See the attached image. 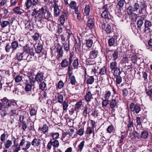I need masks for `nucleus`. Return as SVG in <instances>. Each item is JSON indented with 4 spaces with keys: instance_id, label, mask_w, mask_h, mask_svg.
I'll list each match as a JSON object with an SVG mask.
<instances>
[{
    "instance_id": "22",
    "label": "nucleus",
    "mask_w": 152,
    "mask_h": 152,
    "mask_svg": "<svg viewBox=\"0 0 152 152\" xmlns=\"http://www.w3.org/2000/svg\"><path fill=\"white\" fill-rule=\"evenodd\" d=\"M86 46L89 48L91 47L93 44V40L92 39H88L86 40Z\"/></svg>"
},
{
    "instance_id": "11",
    "label": "nucleus",
    "mask_w": 152,
    "mask_h": 152,
    "mask_svg": "<svg viewBox=\"0 0 152 152\" xmlns=\"http://www.w3.org/2000/svg\"><path fill=\"white\" fill-rule=\"evenodd\" d=\"M90 17L88 21L87 26L90 28H91L94 27V18L93 16L90 17Z\"/></svg>"
},
{
    "instance_id": "44",
    "label": "nucleus",
    "mask_w": 152,
    "mask_h": 152,
    "mask_svg": "<svg viewBox=\"0 0 152 152\" xmlns=\"http://www.w3.org/2000/svg\"><path fill=\"white\" fill-rule=\"evenodd\" d=\"M18 113V111L17 108H14L12 109L10 111V114L11 116H13L17 115Z\"/></svg>"
},
{
    "instance_id": "1",
    "label": "nucleus",
    "mask_w": 152,
    "mask_h": 152,
    "mask_svg": "<svg viewBox=\"0 0 152 152\" xmlns=\"http://www.w3.org/2000/svg\"><path fill=\"white\" fill-rule=\"evenodd\" d=\"M39 18H40V21H41L42 18H44L48 20L50 18H51L52 15L50 11L45 7H42L41 8V10H40V12L39 14Z\"/></svg>"
},
{
    "instance_id": "23",
    "label": "nucleus",
    "mask_w": 152,
    "mask_h": 152,
    "mask_svg": "<svg viewBox=\"0 0 152 152\" xmlns=\"http://www.w3.org/2000/svg\"><path fill=\"white\" fill-rule=\"evenodd\" d=\"M94 79L93 76H88L87 83L88 84H91L94 82Z\"/></svg>"
},
{
    "instance_id": "33",
    "label": "nucleus",
    "mask_w": 152,
    "mask_h": 152,
    "mask_svg": "<svg viewBox=\"0 0 152 152\" xmlns=\"http://www.w3.org/2000/svg\"><path fill=\"white\" fill-rule=\"evenodd\" d=\"M12 48L9 43H7L5 47V50L7 53H9L10 52Z\"/></svg>"
},
{
    "instance_id": "16",
    "label": "nucleus",
    "mask_w": 152,
    "mask_h": 152,
    "mask_svg": "<svg viewBox=\"0 0 152 152\" xmlns=\"http://www.w3.org/2000/svg\"><path fill=\"white\" fill-rule=\"evenodd\" d=\"M33 85L31 84H27V85H25V89L26 91L28 93V94L30 95L31 94V90L32 88V86Z\"/></svg>"
},
{
    "instance_id": "14",
    "label": "nucleus",
    "mask_w": 152,
    "mask_h": 152,
    "mask_svg": "<svg viewBox=\"0 0 152 152\" xmlns=\"http://www.w3.org/2000/svg\"><path fill=\"white\" fill-rule=\"evenodd\" d=\"M151 29L149 28H144L143 29V31H141V34H143L144 35H147L150 36L151 35Z\"/></svg>"
},
{
    "instance_id": "62",
    "label": "nucleus",
    "mask_w": 152,
    "mask_h": 152,
    "mask_svg": "<svg viewBox=\"0 0 152 152\" xmlns=\"http://www.w3.org/2000/svg\"><path fill=\"white\" fill-rule=\"evenodd\" d=\"M103 99L102 102V105L103 107L106 106L109 103V101L107 99Z\"/></svg>"
},
{
    "instance_id": "21",
    "label": "nucleus",
    "mask_w": 152,
    "mask_h": 152,
    "mask_svg": "<svg viewBox=\"0 0 152 152\" xmlns=\"http://www.w3.org/2000/svg\"><path fill=\"white\" fill-rule=\"evenodd\" d=\"M42 49V45L39 43H38L37 47L35 48V50L37 53H41Z\"/></svg>"
},
{
    "instance_id": "63",
    "label": "nucleus",
    "mask_w": 152,
    "mask_h": 152,
    "mask_svg": "<svg viewBox=\"0 0 152 152\" xmlns=\"http://www.w3.org/2000/svg\"><path fill=\"white\" fill-rule=\"evenodd\" d=\"M111 93L110 91H107L104 95V98L105 99L108 100L111 96Z\"/></svg>"
},
{
    "instance_id": "27",
    "label": "nucleus",
    "mask_w": 152,
    "mask_h": 152,
    "mask_svg": "<svg viewBox=\"0 0 152 152\" xmlns=\"http://www.w3.org/2000/svg\"><path fill=\"white\" fill-rule=\"evenodd\" d=\"M48 127L46 124H43L41 128L40 127L39 128V130H40L41 131L43 132L44 133L47 132L48 131Z\"/></svg>"
},
{
    "instance_id": "20",
    "label": "nucleus",
    "mask_w": 152,
    "mask_h": 152,
    "mask_svg": "<svg viewBox=\"0 0 152 152\" xmlns=\"http://www.w3.org/2000/svg\"><path fill=\"white\" fill-rule=\"evenodd\" d=\"M141 138L143 139H146L149 136L148 132L146 130H144L141 132Z\"/></svg>"
},
{
    "instance_id": "55",
    "label": "nucleus",
    "mask_w": 152,
    "mask_h": 152,
    "mask_svg": "<svg viewBox=\"0 0 152 152\" xmlns=\"http://www.w3.org/2000/svg\"><path fill=\"white\" fill-rule=\"evenodd\" d=\"M29 81H30L29 83H30V84H31V85H34L35 82L36 81V77L35 78V79H34V76H32L29 77Z\"/></svg>"
},
{
    "instance_id": "42",
    "label": "nucleus",
    "mask_w": 152,
    "mask_h": 152,
    "mask_svg": "<svg viewBox=\"0 0 152 152\" xmlns=\"http://www.w3.org/2000/svg\"><path fill=\"white\" fill-rule=\"evenodd\" d=\"M133 7H134V11H137L139 9L140 5L139 3L137 2V1L134 2L133 5Z\"/></svg>"
},
{
    "instance_id": "52",
    "label": "nucleus",
    "mask_w": 152,
    "mask_h": 152,
    "mask_svg": "<svg viewBox=\"0 0 152 152\" xmlns=\"http://www.w3.org/2000/svg\"><path fill=\"white\" fill-rule=\"evenodd\" d=\"M50 134H51L53 140H56L58 138L59 135V134L58 132L51 133Z\"/></svg>"
},
{
    "instance_id": "40",
    "label": "nucleus",
    "mask_w": 152,
    "mask_h": 152,
    "mask_svg": "<svg viewBox=\"0 0 152 152\" xmlns=\"http://www.w3.org/2000/svg\"><path fill=\"white\" fill-rule=\"evenodd\" d=\"M32 4V1L31 0H27L25 3V5L27 9H29Z\"/></svg>"
},
{
    "instance_id": "28",
    "label": "nucleus",
    "mask_w": 152,
    "mask_h": 152,
    "mask_svg": "<svg viewBox=\"0 0 152 152\" xmlns=\"http://www.w3.org/2000/svg\"><path fill=\"white\" fill-rule=\"evenodd\" d=\"M4 143L5 148H8L11 146L12 143L11 141L7 140L5 142H4Z\"/></svg>"
},
{
    "instance_id": "38",
    "label": "nucleus",
    "mask_w": 152,
    "mask_h": 152,
    "mask_svg": "<svg viewBox=\"0 0 152 152\" xmlns=\"http://www.w3.org/2000/svg\"><path fill=\"white\" fill-rule=\"evenodd\" d=\"M62 103L63 108L64 112H66L67 107L69 106L68 102L66 101H64Z\"/></svg>"
},
{
    "instance_id": "3",
    "label": "nucleus",
    "mask_w": 152,
    "mask_h": 152,
    "mask_svg": "<svg viewBox=\"0 0 152 152\" xmlns=\"http://www.w3.org/2000/svg\"><path fill=\"white\" fill-rule=\"evenodd\" d=\"M26 142V139L23 137H22V139L21 140L19 145L18 144L15 143L16 140H15L14 145L12 147V148L13 150V152H18L20 150V147H22Z\"/></svg>"
},
{
    "instance_id": "4",
    "label": "nucleus",
    "mask_w": 152,
    "mask_h": 152,
    "mask_svg": "<svg viewBox=\"0 0 152 152\" xmlns=\"http://www.w3.org/2000/svg\"><path fill=\"white\" fill-rule=\"evenodd\" d=\"M119 97L117 96L115 98L113 97L110 101V105L112 110H114L115 108L118 107V104L119 102Z\"/></svg>"
},
{
    "instance_id": "6",
    "label": "nucleus",
    "mask_w": 152,
    "mask_h": 152,
    "mask_svg": "<svg viewBox=\"0 0 152 152\" xmlns=\"http://www.w3.org/2000/svg\"><path fill=\"white\" fill-rule=\"evenodd\" d=\"M130 108L131 111L134 112L135 111V113L137 114L139 113L141 110V107L139 104H135L133 102L131 103Z\"/></svg>"
},
{
    "instance_id": "17",
    "label": "nucleus",
    "mask_w": 152,
    "mask_h": 152,
    "mask_svg": "<svg viewBox=\"0 0 152 152\" xmlns=\"http://www.w3.org/2000/svg\"><path fill=\"white\" fill-rule=\"evenodd\" d=\"M54 8V15L55 17L58 16L60 14V11L58 6H52Z\"/></svg>"
},
{
    "instance_id": "18",
    "label": "nucleus",
    "mask_w": 152,
    "mask_h": 152,
    "mask_svg": "<svg viewBox=\"0 0 152 152\" xmlns=\"http://www.w3.org/2000/svg\"><path fill=\"white\" fill-rule=\"evenodd\" d=\"M69 64L68 60L64 59L62 61L61 64V67L63 68L66 67L68 66Z\"/></svg>"
},
{
    "instance_id": "30",
    "label": "nucleus",
    "mask_w": 152,
    "mask_h": 152,
    "mask_svg": "<svg viewBox=\"0 0 152 152\" xmlns=\"http://www.w3.org/2000/svg\"><path fill=\"white\" fill-rule=\"evenodd\" d=\"M117 63L116 61H113L110 63V67L112 70L117 68Z\"/></svg>"
},
{
    "instance_id": "29",
    "label": "nucleus",
    "mask_w": 152,
    "mask_h": 152,
    "mask_svg": "<svg viewBox=\"0 0 152 152\" xmlns=\"http://www.w3.org/2000/svg\"><path fill=\"white\" fill-rule=\"evenodd\" d=\"M68 18V16H65L64 15H61L60 18V21L61 23L63 25L64 24L65 20Z\"/></svg>"
},
{
    "instance_id": "47",
    "label": "nucleus",
    "mask_w": 152,
    "mask_h": 152,
    "mask_svg": "<svg viewBox=\"0 0 152 152\" xmlns=\"http://www.w3.org/2000/svg\"><path fill=\"white\" fill-rule=\"evenodd\" d=\"M126 11L127 13L129 15L134 13L133 12H134V9H132V7L131 6H129L127 8Z\"/></svg>"
},
{
    "instance_id": "19",
    "label": "nucleus",
    "mask_w": 152,
    "mask_h": 152,
    "mask_svg": "<svg viewBox=\"0 0 152 152\" xmlns=\"http://www.w3.org/2000/svg\"><path fill=\"white\" fill-rule=\"evenodd\" d=\"M24 53H18L16 54V57L18 61H20L22 60H24L25 57L23 56Z\"/></svg>"
},
{
    "instance_id": "35",
    "label": "nucleus",
    "mask_w": 152,
    "mask_h": 152,
    "mask_svg": "<svg viewBox=\"0 0 152 152\" xmlns=\"http://www.w3.org/2000/svg\"><path fill=\"white\" fill-rule=\"evenodd\" d=\"M85 142L84 140L82 141L78 146L77 151L80 152H81L84 145Z\"/></svg>"
},
{
    "instance_id": "56",
    "label": "nucleus",
    "mask_w": 152,
    "mask_h": 152,
    "mask_svg": "<svg viewBox=\"0 0 152 152\" xmlns=\"http://www.w3.org/2000/svg\"><path fill=\"white\" fill-rule=\"evenodd\" d=\"M6 134L5 132L1 135L0 137V139L1 140L2 142L1 143L2 144L3 142H4V141L6 140Z\"/></svg>"
},
{
    "instance_id": "34",
    "label": "nucleus",
    "mask_w": 152,
    "mask_h": 152,
    "mask_svg": "<svg viewBox=\"0 0 152 152\" xmlns=\"http://www.w3.org/2000/svg\"><path fill=\"white\" fill-rule=\"evenodd\" d=\"M26 145L22 148V149L23 150H27L31 146V142L30 141H26Z\"/></svg>"
},
{
    "instance_id": "8",
    "label": "nucleus",
    "mask_w": 152,
    "mask_h": 152,
    "mask_svg": "<svg viewBox=\"0 0 152 152\" xmlns=\"http://www.w3.org/2000/svg\"><path fill=\"white\" fill-rule=\"evenodd\" d=\"M35 77L36 81L38 83H39L43 80L44 77L43 74L42 72H38L36 75Z\"/></svg>"
},
{
    "instance_id": "60",
    "label": "nucleus",
    "mask_w": 152,
    "mask_h": 152,
    "mask_svg": "<svg viewBox=\"0 0 152 152\" xmlns=\"http://www.w3.org/2000/svg\"><path fill=\"white\" fill-rule=\"evenodd\" d=\"M79 65L78 60V59H75L73 62V67L75 68H77Z\"/></svg>"
},
{
    "instance_id": "43",
    "label": "nucleus",
    "mask_w": 152,
    "mask_h": 152,
    "mask_svg": "<svg viewBox=\"0 0 152 152\" xmlns=\"http://www.w3.org/2000/svg\"><path fill=\"white\" fill-rule=\"evenodd\" d=\"M129 123L127 125V127L128 128V130H129V131H131L132 130V128L133 127V122L131 121L130 118V117L129 116Z\"/></svg>"
},
{
    "instance_id": "13",
    "label": "nucleus",
    "mask_w": 152,
    "mask_h": 152,
    "mask_svg": "<svg viewBox=\"0 0 152 152\" xmlns=\"http://www.w3.org/2000/svg\"><path fill=\"white\" fill-rule=\"evenodd\" d=\"M11 46L12 48V52L17 50L19 46V44L18 42L16 40H15L11 43Z\"/></svg>"
},
{
    "instance_id": "15",
    "label": "nucleus",
    "mask_w": 152,
    "mask_h": 152,
    "mask_svg": "<svg viewBox=\"0 0 152 152\" xmlns=\"http://www.w3.org/2000/svg\"><path fill=\"white\" fill-rule=\"evenodd\" d=\"M62 44L64 49L66 52H68L70 50L69 40L68 42L66 41L64 42H63Z\"/></svg>"
},
{
    "instance_id": "54",
    "label": "nucleus",
    "mask_w": 152,
    "mask_h": 152,
    "mask_svg": "<svg viewBox=\"0 0 152 152\" xmlns=\"http://www.w3.org/2000/svg\"><path fill=\"white\" fill-rule=\"evenodd\" d=\"M121 7H118L115 10L116 13L117 14L119 17H121L122 15V12H121Z\"/></svg>"
},
{
    "instance_id": "53",
    "label": "nucleus",
    "mask_w": 152,
    "mask_h": 152,
    "mask_svg": "<svg viewBox=\"0 0 152 152\" xmlns=\"http://www.w3.org/2000/svg\"><path fill=\"white\" fill-rule=\"evenodd\" d=\"M114 128L113 126L112 125H110L108 127L107 129V132L109 133H111L113 131Z\"/></svg>"
},
{
    "instance_id": "46",
    "label": "nucleus",
    "mask_w": 152,
    "mask_h": 152,
    "mask_svg": "<svg viewBox=\"0 0 152 152\" xmlns=\"http://www.w3.org/2000/svg\"><path fill=\"white\" fill-rule=\"evenodd\" d=\"M152 25V23L151 22L148 20H146L144 23V28H149Z\"/></svg>"
},
{
    "instance_id": "24",
    "label": "nucleus",
    "mask_w": 152,
    "mask_h": 152,
    "mask_svg": "<svg viewBox=\"0 0 152 152\" xmlns=\"http://www.w3.org/2000/svg\"><path fill=\"white\" fill-rule=\"evenodd\" d=\"M10 25V22L8 21L4 20L1 23V27L2 28H4Z\"/></svg>"
},
{
    "instance_id": "51",
    "label": "nucleus",
    "mask_w": 152,
    "mask_h": 152,
    "mask_svg": "<svg viewBox=\"0 0 152 152\" xmlns=\"http://www.w3.org/2000/svg\"><path fill=\"white\" fill-rule=\"evenodd\" d=\"M90 11V7L88 5H87L86 6L84 9V12L87 15H88L89 14Z\"/></svg>"
},
{
    "instance_id": "2",
    "label": "nucleus",
    "mask_w": 152,
    "mask_h": 152,
    "mask_svg": "<svg viewBox=\"0 0 152 152\" xmlns=\"http://www.w3.org/2000/svg\"><path fill=\"white\" fill-rule=\"evenodd\" d=\"M41 10V8L38 9L37 7L35 8L32 9V11L30 10L28 11L27 12V15L28 17L31 16L34 17L36 21H40V18H39V14L40 12V10Z\"/></svg>"
},
{
    "instance_id": "25",
    "label": "nucleus",
    "mask_w": 152,
    "mask_h": 152,
    "mask_svg": "<svg viewBox=\"0 0 152 152\" xmlns=\"http://www.w3.org/2000/svg\"><path fill=\"white\" fill-rule=\"evenodd\" d=\"M13 10L14 12L16 14H20L23 13L22 11L20 10V7L19 6L15 7L13 9Z\"/></svg>"
},
{
    "instance_id": "58",
    "label": "nucleus",
    "mask_w": 152,
    "mask_h": 152,
    "mask_svg": "<svg viewBox=\"0 0 152 152\" xmlns=\"http://www.w3.org/2000/svg\"><path fill=\"white\" fill-rule=\"evenodd\" d=\"M58 102L60 103H62L64 102L63 96L62 94H60L58 96Z\"/></svg>"
},
{
    "instance_id": "9",
    "label": "nucleus",
    "mask_w": 152,
    "mask_h": 152,
    "mask_svg": "<svg viewBox=\"0 0 152 152\" xmlns=\"http://www.w3.org/2000/svg\"><path fill=\"white\" fill-rule=\"evenodd\" d=\"M41 140L38 138H34L31 142V145L34 147H38L41 144Z\"/></svg>"
},
{
    "instance_id": "50",
    "label": "nucleus",
    "mask_w": 152,
    "mask_h": 152,
    "mask_svg": "<svg viewBox=\"0 0 152 152\" xmlns=\"http://www.w3.org/2000/svg\"><path fill=\"white\" fill-rule=\"evenodd\" d=\"M125 2V0H120L117 3V5L119 7L122 8Z\"/></svg>"
},
{
    "instance_id": "39",
    "label": "nucleus",
    "mask_w": 152,
    "mask_h": 152,
    "mask_svg": "<svg viewBox=\"0 0 152 152\" xmlns=\"http://www.w3.org/2000/svg\"><path fill=\"white\" fill-rule=\"evenodd\" d=\"M129 15L130 16V17L131 19L133 21H136L137 18V16L136 14L134 13H133L132 14Z\"/></svg>"
},
{
    "instance_id": "10",
    "label": "nucleus",
    "mask_w": 152,
    "mask_h": 152,
    "mask_svg": "<svg viewBox=\"0 0 152 152\" xmlns=\"http://www.w3.org/2000/svg\"><path fill=\"white\" fill-rule=\"evenodd\" d=\"M143 20L140 19L138 20L137 22V33H138L139 34H141V27L143 24Z\"/></svg>"
},
{
    "instance_id": "48",
    "label": "nucleus",
    "mask_w": 152,
    "mask_h": 152,
    "mask_svg": "<svg viewBox=\"0 0 152 152\" xmlns=\"http://www.w3.org/2000/svg\"><path fill=\"white\" fill-rule=\"evenodd\" d=\"M15 81L16 83L20 82L22 80V76L20 75H17L14 78Z\"/></svg>"
},
{
    "instance_id": "26",
    "label": "nucleus",
    "mask_w": 152,
    "mask_h": 152,
    "mask_svg": "<svg viewBox=\"0 0 152 152\" xmlns=\"http://www.w3.org/2000/svg\"><path fill=\"white\" fill-rule=\"evenodd\" d=\"M31 49L28 44H26L25 46H23V53H28V52Z\"/></svg>"
},
{
    "instance_id": "31",
    "label": "nucleus",
    "mask_w": 152,
    "mask_h": 152,
    "mask_svg": "<svg viewBox=\"0 0 152 152\" xmlns=\"http://www.w3.org/2000/svg\"><path fill=\"white\" fill-rule=\"evenodd\" d=\"M108 12L103 11L101 14V16L104 18L109 19V18L108 16Z\"/></svg>"
},
{
    "instance_id": "41",
    "label": "nucleus",
    "mask_w": 152,
    "mask_h": 152,
    "mask_svg": "<svg viewBox=\"0 0 152 152\" xmlns=\"http://www.w3.org/2000/svg\"><path fill=\"white\" fill-rule=\"evenodd\" d=\"M40 83L39 84V89L43 90L46 87V85L45 83L44 82H40Z\"/></svg>"
},
{
    "instance_id": "45",
    "label": "nucleus",
    "mask_w": 152,
    "mask_h": 152,
    "mask_svg": "<svg viewBox=\"0 0 152 152\" xmlns=\"http://www.w3.org/2000/svg\"><path fill=\"white\" fill-rule=\"evenodd\" d=\"M69 6L72 9H75L76 8V3L74 1H72Z\"/></svg>"
},
{
    "instance_id": "49",
    "label": "nucleus",
    "mask_w": 152,
    "mask_h": 152,
    "mask_svg": "<svg viewBox=\"0 0 152 152\" xmlns=\"http://www.w3.org/2000/svg\"><path fill=\"white\" fill-rule=\"evenodd\" d=\"M140 4V7H142L143 8H147L146 1L144 0H140L139 2Z\"/></svg>"
},
{
    "instance_id": "12",
    "label": "nucleus",
    "mask_w": 152,
    "mask_h": 152,
    "mask_svg": "<svg viewBox=\"0 0 152 152\" xmlns=\"http://www.w3.org/2000/svg\"><path fill=\"white\" fill-rule=\"evenodd\" d=\"M93 99L92 95L90 91H88L85 96V99L87 102L88 103L90 102L92 99Z\"/></svg>"
},
{
    "instance_id": "64",
    "label": "nucleus",
    "mask_w": 152,
    "mask_h": 152,
    "mask_svg": "<svg viewBox=\"0 0 152 152\" xmlns=\"http://www.w3.org/2000/svg\"><path fill=\"white\" fill-rule=\"evenodd\" d=\"M115 43V39L113 38L110 39L108 41V44L110 46H113Z\"/></svg>"
},
{
    "instance_id": "61",
    "label": "nucleus",
    "mask_w": 152,
    "mask_h": 152,
    "mask_svg": "<svg viewBox=\"0 0 152 152\" xmlns=\"http://www.w3.org/2000/svg\"><path fill=\"white\" fill-rule=\"evenodd\" d=\"M70 83L72 85H75L76 82L75 77L73 75L70 78Z\"/></svg>"
},
{
    "instance_id": "5",
    "label": "nucleus",
    "mask_w": 152,
    "mask_h": 152,
    "mask_svg": "<svg viewBox=\"0 0 152 152\" xmlns=\"http://www.w3.org/2000/svg\"><path fill=\"white\" fill-rule=\"evenodd\" d=\"M2 102V105L5 108H7L9 106L11 107L12 106L14 105L16 103L15 102H12L9 101L7 99L4 98L1 100Z\"/></svg>"
},
{
    "instance_id": "57",
    "label": "nucleus",
    "mask_w": 152,
    "mask_h": 152,
    "mask_svg": "<svg viewBox=\"0 0 152 152\" xmlns=\"http://www.w3.org/2000/svg\"><path fill=\"white\" fill-rule=\"evenodd\" d=\"M57 53H58V54L57 56V59L59 60L60 58L62 57L63 56V50H61V51H57Z\"/></svg>"
},
{
    "instance_id": "7",
    "label": "nucleus",
    "mask_w": 152,
    "mask_h": 152,
    "mask_svg": "<svg viewBox=\"0 0 152 152\" xmlns=\"http://www.w3.org/2000/svg\"><path fill=\"white\" fill-rule=\"evenodd\" d=\"M98 54V49L96 48H93L89 53V58H96Z\"/></svg>"
},
{
    "instance_id": "36",
    "label": "nucleus",
    "mask_w": 152,
    "mask_h": 152,
    "mask_svg": "<svg viewBox=\"0 0 152 152\" xmlns=\"http://www.w3.org/2000/svg\"><path fill=\"white\" fill-rule=\"evenodd\" d=\"M50 141H51L52 146L54 148L58 147L59 146V143L58 140H55L53 141L52 140H51Z\"/></svg>"
},
{
    "instance_id": "37",
    "label": "nucleus",
    "mask_w": 152,
    "mask_h": 152,
    "mask_svg": "<svg viewBox=\"0 0 152 152\" xmlns=\"http://www.w3.org/2000/svg\"><path fill=\"white\" fill-rule=\"evenodd\" d=\"M107 69L105 67H103L100 70L98 75H104L106 73Z\"/></svg>"
},
{
    "instance_id": "59",
    "label": "nucleus",
    "mask_w": 152,
    "mask_h": 152,
    "mask_svg": "<svg viewBox=\"0 0 152 152\" xmlns=\"http://www.w3.org/2000/svg\"><path fill=\"white\" fill-rule=\"evenodd\" d=\"M116 82L118 84H120L122 81V78L120 75L116 76Z\"/></svg>"
},
{
    "instance_id": "32",
    "label": "nucleus",
    "mask_w": 152,
    "mask_h": 152,
    "mask_svg": "<svg viewBox=\"0 0 152 152\" xmlns=\"http://www.w3.org/2000/svg\"><path fill=\"white\" fill-rule=\"evenodd\" d=\"M113 70L114 72L113 75L115 76H119L121 74V72L120 71V69L119 68H117Z\"/></svg>"
}]
</instances>
